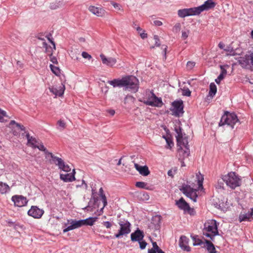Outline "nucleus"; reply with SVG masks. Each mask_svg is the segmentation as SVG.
I'll list each match as a JSON object with an SVG mask.
<instances>
[{"mask_svg": "<svg viewBox=\"0 0 253 253\" xmlns=\"http://www.w3.org/2000/svg\"><path fill=\"white\" fill-rule=\"evenodd\" d=\"M175 132L177 145L178 161L181 164V167H185L184 160L188 158L189 155L188 137L186 134L182 131L181 122L178 120L175 121Z\"/></svg>", "mask_w": 253, "mask_h": 253, "instance_id": "1", "label": "nucleus"}, {"mask_svg": "<svg viewBox=\"0 0 253 253\" xmlns=\"http://www.w3.org/2000/svg\"><path fill=\"white\" fill-rule=\"evenodd\" d=\"M197 183L198 187L197 189H194L191 188L190 186H183L180 190L187 197L191 199L193 202H196L197 201V198L198 197L197 192L201 188H203V181L204 178L201 176L200 177L199 175H197Z\"/></svg>", "mask_w": 253, "mask_h": 253, "instance_id": "2", "label": "nucleus"}, {"mask_svg": "<svg viewBox=\"0 0 253 253\" xmlns=\"http://www.w3.org/2000/svg\"><path fill=\"white\" fill-rule=\"evenodd\" d=\"M203 235L210 238L212 241L218 234L216 222L214 220H209L204 225Z\"/></svg>", "mask_w": 253, "mask_h": 253, "instance_id": "3", "label": "nucleus"}, {"mask_svg": "<svg viewBox=\"0 0 253 253\" xmlns=\"http://www.w3.org/2000/svg\"><path fill=\"white\" fill-rule=\"evenodd\" d=\"M223 180L226 185L232 189H235L241 184V179L234 172H230L223 176Z\"/></svg>", "mask_w": 253, "mask_h": 253, "instance_id": "4", "label": "nucleus"}, {"mask_svg": "<svg viewBox=\"0 0 253 253\" xmlns=\"http://www.w3.org/2000/svg\"><path fill=\"white\" fill-rule=\"evenodd\" d=\"M146 95L148 96V98L146 100L139 99L138 101L142 102L144 104L152 107H161L163 104L162 99L161 97H157L153 90L148 92H146Z\"/></svg>", "mask_w": 253, "mask_h": 253, "instance_id": "5", "label": "nucleus"}, {"mask_svg": "<svg viewBox=\"0 0 253 253\" xmlns=\"http://www.w3.org/2000/svg\"><path fill=\"white\" fill-rule=\"evenodd\" d=\"M139 89V81L132 75L125 76V90H129L136 93Z\"/></svg>", "mask_w": 253, "mask_h": 253, "instance_id": "6", "label": "nucleus"}, {"mask_svg": "<svg viewBox=\"0 0 253 253\" xmlns=\"http://www.w3.org/2000/svg\"><path fill=\"white\" fill-rule=\"evenodd\" d=\"M122 220L118 223L120 227L118 233L114 235L115 238L119 239L123 236H126L131 231V223L130 222L125 218H123Z\"/></svg>", "mask_w": 253, "mask_h": 253, "instance_id": "7", "label": "nucleus"}, {"mask_svg": "<svg viewBox=\"0 0 253 253\" xmlns=\"http://www.w3.org/2000/svg\"><path fill=\"white\" fill-rule=\"evenodd\" d=\"M238 121L239 120L235 113H230L228 112H225L224 115L221 117L219 126H223L225 125H227L233 128L234 126Z\"/></svg>", "mask_w": 253, "mask_h": 253, "instance_id": "8", "label": "nucleus"}, {"mask_svg": "<svg viewBox=\"0 0 253 253\" xmlns=\"http://www.w3.org/2000/svg\"><path fill=\"white\" fill-rule=\"evenodd\" d=\"M175 205L180 210L183 211L184 214H188L191 216H194L196 213L195 209L191 208L182 197L176 201Z\"/></svg>", "mask_w": 253, "mask_h": 253, "instance_id": "9", "label": "nucleus"}, {"mask_svg": "<svg viewBox=\"0 0 253 253\" xmlns=\"http://www.w3.org/2000/svg\"><path fill=\"white\" fill-rule=\"evenodd\" d=\"M64 225L66 227L63 230V233L82 226L81 219L77 220L76 219H68L67 222L65 223Z\"/></svg>", "mask_w": 253, "mask_h": 253, "instance_id": "10", "label": "nucleus"}, {"mask_svg": "<svg viewBox=\"0 0 253 253\" xmlns=\"http://www.w3.org/2000/svg\"><path fill=\"white\" fill-rule=\"evenodd\" d=\"M49 162L58 166L59 169L63 171L70 172L71 170L68 165L66 164L61 158L57 156H54L51 160H49Z\"/></svg>", "mask_w": 253, "mask_h": 253, "instance_id": "11", "label": "nucleus"}, {"mask_svg": "<svg viewBox=\"0 0 253 253\" xmlns=\"http://www.w3.org/2000/svg\"><path fill=\"white\" fill-rule=\"evenodd\" d=\"M11 201L13 202L14 206L18 207L26 206L28 202L27 198L23 195H15L11 197Z\"/></svg>", "mask_w": 253, "mask_h": 253, "instance_id": "12", "label": "nucleus"}, {"mask_svg": "<svg viewBox=\"0 0 253 253\" xmlns=\"http://www.w3.org/2000/svg\"><path fill=\"white\" fill-rule=\"evenodd\" d=\"M239 63L244 68H246L249 65H252L253 67V51L249 52L244 57H240Z\"/></svg>", "mask_w": 253, "mask_h": 253, "instance_id": "13", "label": "nucleus"}, {"mask_svg": "<svg viewBox=\"0 0 253 253\" xmlns=\"http://www.w3.org/2000/svg\"><path fill=\"white\" fill-rule=\"evenodd\" d=\"M44 211L37 206H32L27 212L28 215L34 218L39 219L42 217Z\"/></svg>", "mask_w": 253, "mask_h": 253, "instance_id": "14", "label": "nucleus"}, {"mask_svg": "<svg viewBox=\"0 0 253 253\" xmlns=\"http://www.w3.org/2000/svg\"><path fill=\"white\" fill-rule=\"evenodd\" d=\"M177 14L179 17L184 18L186 16L198 15L196 7H192L189 8H184L180 9L177 11Z\"/></svg>", "mask_w": 253, "mask_h": 253, "instance_id": "15", "label": "nucleus"}, {"mask_svg": "<svg viewBox=\"0 0 253 253\" xmlns=\"http://www.w3.org/2000/svg\"><path fill=\"white\" fill-rule=\"evenodd\" d=\"M215 6V3L212 0H208L204 3L199 6L196 7L198 15L204 10H207L213 8Z\"/></svg>", "mask_w": 253, "mask_h": 253, "instance_id": "16", "label": "nucleus"}, {"mask_svg": "<svg viewBox=\"0 0 253 253\" xmlns=\"http://www.w3.org/2000/svg\"><path fill=\"white\" fill-rule=\"evenodd\" d=\"M144 232L138 228L130 234V239L133 242L140 241L144 239Z\"/></svg>", "mask_w": 253, "mask_h": 253, "instance_id": "17", "label": "nucleus"}, {"mask_svg": "<svg viewBox=\"0 0 253 253\" xmlns=\"http://www.w3.org/2000/svg\"><path fill=\"white\" fill-rule=\"evenodd\" d=\"M102 63L109 67L114 66L117 63V59L114 57H106L103 54L100 55Z\"/></svg>", "mask_w": 253, "mask_h": 253, "instance_id": "18", "label": "nucleus"}, {"mask_svg": "<svg viewBox=\"0 0 253 253\" xmlns=\"http://www.w3.org/2000/svg\"><path fill=\"white\" fill-rule=\"evenodd\" d=\"M184 104L182 100H175V116H182L184 113Z\"/></svg>", "mask_w": 253, "mask_h": 253, "instance_id": "19", "label": "nucleus"}, {"mask_svg": "<svg viewBox=\"0 0 253 253\" xmlns=\"http://www.w3.org/2000/svg\"><path fill=\"white\" fill-rule=\"evenodd\" d=\"M162 216L161 215L156 214L152 216L151 224L152 228L155 230H159L161 227Z\"/></svg>", "mask_w": 253, "mask_h": 253, "instance_id": "20", "label": "nucleus"}, {"mask_svg": "<svg viewBox=\"0 0 253 253\" xmlns=\"http://www.w3.org/2000/svg\"><path fill=\"white\" fill-rule=\"evenodd\" d=\"M31 147L33 148H38L39 150L43 152L46 159H48L50 157L52 160L54 157V155L51 152H49L42 143L39 145L35 144V143H32Z\"/></svg>", "mask_w": 253, "mask_h": 253, "instance_id": "21", "label": "nucleus"}, {"mask_svg": "<svg viewBox=\"0 0 253 253\" xmlns=\"http://www.w3.org/2000/svg\"><path fill=\"white\" fill-rule=\"evenodd\" d=\"M189 239L185 236H182L179 241V245L180 248L184 251L189 252L191 248L188 245Z\"/></svg>", "mask_w": 253, "mask_h": 253, "instance_id": "22", "label": "nucleus"}, {"mask_svg": "<svg viewBox=\"0 0 253 253\" xmlns=\"http://www.w3.org/2000/svg\"><path fill=\"white\" fill-rule=\"evenodd\" d=\"M108 83L112 85L113 87H124L125 88V76L121 79H115L113 80L108 81Z\"/></svg>", "mask_w": 253, "mask_h": 253, "instance_id": "23", "label": "nucleus"}, {"mask_svg": "<svg viewBox=\"0 0 253 253\" xmlns=\"http://www.w3.org/2000/svg\"><path fill=\"white\" fill-rule=\"evenodd\" d=\"M134 167L139 174L144 176H148L150 173L149 168L146 165L140 166L137 163H134Z\"/></svg>", "mask_w": 253, "mask_h": 253, "instance_id": "24", "label": "nucleus"}, {"mask_svg": "<svg viewBox=\"0 0 253 253\" xmlns=\"http://www.w3.org/2000/svg\"><path fill=\"white\" fill-rule=\"evenodd\" d=\"M50 91L54 94L56 96H62L65 89V85L62 84V85L60 86L59 87H56L54 86H51L49 88Z\"/></svg>", "mask_w": 253, "mask_h": 253, "instance_id": "25", "label": "nucleus"}, {"mask_svg": "<svg viewBox=\"0 0 253 253\" xmlns=\"http://www.w3.org/2000/svg\"><path fill=\"white\" fill-rule=\"evenodd\" d=\"M88 10L93 14L97 16H103L105 14V10L102 8L91 5L88 7Z\"/></svg>", "mask_w": 253, "mask_h": 253, "instance_id": "26", "label": "nucleus"}, {"mask_svg": "<svg viewBox=\"0 0 253 253\" xmlns=\"http://www.w3.org/2000/svg\"><path fill=\"white\" fill-rule=\"evenodd\" d=\"M98 217L96 216L94 217H89L87 218L81 219L82 224L83 226H92L95 222L97 220Z\"/></svg>", "mask_w": 253, "mask_h": 253, "instance_id": "27", "label": "nucleus"}, {"mask_svg": "<svg viewBox=\"0 0 253 253\" xmlns=\"http://www.w3.org/2000/svg\"><path fill=\"white\" fill-rule=\"evenodd\" d=\"M60 179L65 182H69L75 180L76 178L73 174H70V173H60Z\"/></svg>", "mask_w": 253, "mask_h": 253, "instance_id": "28", "label": "nucleus"}, {"mask_svg": "<svg viewBox=\"0 0 253 253\" xmlns=\"http://www.w3.org/2000/svg\"><path fill=\"white\" fill-rule=\"evenodd\" d=\"M96 193L94 192V190L92 189V195L91 198L90 199L89 202L88 203V207H89L91 208L90 211H92L93 208H94V206L96 204V203L98 201V198L96 197Z\"/></svg>", "mask_w": 253, "mask_h": 253, "instance_id": "29", "label": "nucleus"}, {"mask_svg": "<svg viewBox=\"0 0 253 253\" xmlns=\"http://www.w3.org/2000/svg\"><path fill=\"white\" fill-rule=\"evenodd\" d=\"M135 185L137 188L146 190H152L154 189L153 185H149L147 183L143 181H137Z\"/></svg>", "mask_w": 253, "mask_h": 253, "instance_id": "30", "label": "nucleus"}, {"mask_svg": "<svg viewBox=\"0 0 253 253\" xmlns=\"http://www.w3.org/2000/svg\"><path fill=\"white\" fill-rule=\"evenodd\" d=\"M152 248L148 250V253H165L157 245L156 242H152Z\"/></svg>", "mask_w": 253, "mask_h": 253, "instance_id": "31", "label": "nucleus"}, {"mask_svg": "<svg viewBox=\"0 0 253 253\" xmlns=\"http://www.w3.org/2000/svg\"><path fill=\"white\" fill-rule=\"evenodd\" d=\"M206 247L210 253H216V251L213 244L209 240H205Z\"/></svg>", "mask_w": 253, "mask_h": 253, "instance_id": "32", "label": "nucleus"}, {"mask_svg": "<svg viewBox=\"0 0 253 253\" xmlns=\"http://www.w3.org/2000/svg\"><path fill=\"white\" fill-rule=\"evenodd\" d=\"M10 187L6 183L0 181V193L4 194L10 191Z\"/></svg>", "mask_w": 253, "mask_h": 253, "instance_id": "33", "label": "nucleus"}, {"mask_svg": "<svg viewBox=\"0 0 253 253\" xmlns=\"http://www.w3.org/2000/svg\"><path fill=\"white\" fill-rule=\"evenodd\" d=\"M42 47L45 48V52L48 53L49 56L52 55L53 49L45 41L42 42Z\"/></svg>", "mask_w": 253, "mask_h": 253, "instance_id": "34", "label": "nucleus"}, {"mask_svg": "<svg viewBox=\"0 0 253 253\" xmlns=\"http://www.w3.org/2000/svg\"><path fill=\"white\" fill-rule=\"evenodd\" d=\"M66 123L63 120H59L57 122V129L60 131H62L66 128Z\"/></svg>", "mask_w": 253, "mask_h": 253, "instance_id": "35", "label": "nucleus"}, {"mask_svg": "<svg viewBox=\"0 0 253 253\" xmlns=\"http://www.w3.org/2000/svg\"><path fill=\"white\" fill-rule=\"evenodd\" d=\"M217 91V88L216 85L213 83H211L210 85V91L209 92V95L210 96L213 97L215 95Z\"/></svg>", "mask_w": 253, "mask_h": 253, "instance_id": "36", "label": "nucleus"}, {"mask_svg": "<svg viewBox=\"0 0 253 253\" xmlns=\"http://www.w3.org/2000/svg\"><path fill=\"white\" fill-rule=\"evenodd\" d=\"M50 69L52 72L57 76H60L61 74V70L58 67H56L52 64H50Z\"/></svg>", "mask_w": 253, "mask_h": 253, "instance_id": "37", "label": "nucleus"}, {"mask_svg": "<svg viewBox=\"0 0 253 253\" xmlns=\"http://www.w3.org/2000/svg\"><path fill=\"white\" fill-rule=\"evenodd\" d=\"M138 197L144 201H147L149 199V195L145 191H142L139 193Z\"/></svg>", "mask_w": 253, "mask_h": 253, "instance_id": "38", "label": "nucleus"}, {"mask_svg": "<svg viewBox=\"0 0 253 253\" xmlns=\"http://www.w3.org/2000/svg\"><path fill=\"white\" fill-rule=\"evenodd\" d=\"M191 238L193 241V246H201L204 244L203 241L198 238L197 236H191Z\"/></svg>", "mask_w": 253, "mask_h": 253, "instance_id": "39", "label": "nucleus"}, {"mask_svg": "<svg viewBox=\"0 0 253 253\" xmlns=\"http://www.w3.org/2000/svg\"><path fill=\"white\" fill-rule=\"evenodd\" d=\"M251 218L248 213L241 214L239 216V221L240 222L244 221L250 220Z\"/></svg>", "mask_w": 253, "mask_h": 253, "instance_id": "40", "label": "nucleus"}, {"mask_svg": "<svg viewBox=\"0 0 253 253\" xmlns=\"http://www.w3.org/2000/svg\"><path fill=\"white\" fill-rule=\"evenodd\" d=\"M62 4V2H61L60 1L58 2H53L50 3L49 7L51 9H56L59 8Z\"/></svg>", "mask_w": 253, "mask_h": 253, "instance_id": "41", "label": "nucleus"}, {"mask_svg": "<svg viewBox=\"0 0 253 253\" xmlns=\"http://www.w3.org/2000/svg\"><path fill=\"white\" fill-rule=\"evenodd\" d=\"M154 40H155V44L151 47V48H154L155 47H159L161 45L159 37L158 35L154 36Z\"/></svg>", "mask_w": 253, "mask_h": 253, "instance_id": "42", "label": "nucleus"}, {"mask_svg": "<svg viewBox=\"0 0 253 253\" xmlns=\"http://www.w3.org/2000/svg\"><path fill=\"white\" fill-rule=\"evenodd\" d=\"M138 243L139 245V248L141 250H144L148 244L147 243L145 240H144L143 239H142L141 241H138Z\"/></svg>", "mask_w": 253, "mask_h": 253, "instance_id": "43", "label": "nucleus"}, {"mask_svg": "<svg viewBox=\"0 0 253 253\" xmlns=\"http://www.w3.org/2000/svg\"><path fill=\"white\" fill-rule=\"evenodd\" d=\"M224 181L223 180V177L221 179H219L218 180L217 183L216 185V189H223L224 188Z\"/></svg>", "mask_w": 253, "mask_h": 253, "instance_id": "44", "label": "nucleus"}, {"mask_svg": "<svg viewBox=\"0 0 253 253\" xmlns=\"http://www.w3.org/2000/svg\"><path fill=\"white\" fill-rule=\"evenodd\" d=\"M220 70H221V74L222 75L226 76L227 74V68H229V66L227 65H220Z\"/></svg>", "mask_w": 253, "mask_h": 253, "instance_id": "45", "label": "nucleus"}, {"mask_svg": "<svg viewBox=\"0 0 253 253\" xmlns=\"http://www.w3.org/2000/svg\"><path fill=\"white\" fill-rule=\"evenodd\" d=\"M189 33H190V31L189 30H185L184 31H182L181 38L183 40H185L186 39H187L188 38Z\"/></svg>", "mask_w": 253, "mask_h": 253, "instance_id": "46", "label": "nucleus"}, {"mask_svg": "<svg viewBox=\"0 0 253 253\" xmlns=\"http://www.w3.org/2000/svg\"><path fill=\"white\" fill-rule=\"evenodd\" d=\"M51 35L49 34L46 36V38L47 39L48 41L51 43V44L53 45V49H55V43L53 41V39L51 38Z\"/></svg>", "mask_w": 253, "mask_h": 253, "instance_id": "47", "label": "nucleus"}, {"mask_svg": "<svg viewBox=\"0 0 253 253\" xmlns=\"http://www.w3.org/2000/svg\"><path fill=\"white\" fill-rule=\"evenodd\" d=\"M26 137L27 139L28 143L32 146V144L33 142H31V140H35V138L31 136L29 132L26 133Z\"/></svg>", "mask_w": 253, "mask_h": 253, "instance_id": "48", "label": "nucleus"}, {"mask_svg": "<svg viewBox=\"0 0 253 253\" xmlns=\"http://www.w3.org/2000/svg\"><path fill=\"white\" fill-rule=\"evenodd\" d=\"M82 56L84 58L87 59L88 60H90L92 58L91 55L85 51L82 52Z\"/></svg>", "mask_w": 253, "mask_h": 253, "instance_id": "49", "label": "nucleus"}, {"mask_svg": "<svg viewBox=\"0 0 253 253\" xmlns=\"http://www.w3.org/2000/svg\"><path fill=\"white\" fill-rule=\"evenodd\" d=\"M99 195L101 198V200L106 199V197L104 193L103 188L101 187L99 190Z\"/></svg>", "mask_w": 253, "mask_h": 253, "instance_id": "50", "label": "nucleus"}, {"mask_svg": "<svg viewBox=\"0 0 253 253\" xmlns=\"http://www.w3.org/2000/svg\"><path fill=\"white\" fill-rule=\"evenodd\" d=\"M102 224L107 228H110L112 226V223L109 221H103Z\"/></svg>", "mask_w": 253, "mask_h": 253, "instance_id": "51", "label": "nucleus"}, {"mask_svg": "<svg viewBox=\"0 0 253 253\" xmlns=\"http://www.w3.org/2000/svg\"><path fill=\"white\" fill-rule=\"evenodd\" d=\"M191 91L188 88L182 90V94L186 96H190L191 95Z\"/></svg>", "mask_w": 253, "mask_h": 253, "instance_id": "52", "label": "nucleus"}, {"mask_svg": "<svg viewBox=\"0 0 253 253\" xmlns=\"http://www.w3.org/2000/svg\"><path fill=\"white\" fill-rule=\"evenodd\" d=\"M195 65V63L192 61H188L187 63V67L188 69L191 70L192 69Z\"/></svg>", "mask_w": 253, "mask_h": 253, "instance_id": "53", "label": "nucleus"}, {"mask_svg": "<svg viewBox=\"0 0 253 253\" xmlns=\"http://www.w3.org/2000/svg\"><path fill=\"white\" fill-rule=\"evenodd\" d=\"M163 137L166 139L168 145L171 148V146H170V144H173L172 140L171 139L167 138V136L165 135H163Z\"/></svg>", "mask_w": 253, "mask_h": 253, "instance_id": "54", "label": "nucleus"}, {"mask_svg": "<svg viewBox=\"0 0 253 253\" xmlns=\"http://www.w3.org/2000/svg\"><path fill=\"white\" fill-rule=\"evenodd\" d=\"M6 116V112L0 109V122H2L3 117Z\"/></svg>", "mask_w": 253, "mask_h": 253, "instance_id": "55", "label": "nucleus"}, {"mask_svg": "<svg viewBox=\"0 0 253 253\" xmlns=\"http://www.w3.org/2000/svg\"><path fill=\"white\" fill-rule=\"evenodd\" d=\"M111 4H112V5L113 6V7L116 8V9H118L119 10H120L121 9V5L118 3H116L114 1H112L111 2Z\"/></svg>", "mask_w": 253, "mask_h": 253, "instance_id": "56", "label": "nucleus"}, {"mask_svg": "<svg viewBox=\"0 0 253 253\" xmlns=\"http://www.w3.org/2000/svg\"><path fill=\"white\" fill-rule=\"evenodd\" d=\"M16 127H17V128H18L20 130H21V131H25V129H26L25 127L24 126H23V125H21L20 124H19V123H17V124H16Z\"/></svg>", "mask_w": 253, "mask_h": 253, "instance_id": "57", "label": "nucleus"}, {"mask_svg": "<svg viewBox=\"0 0 253 253\" xmlns=\"http://www.w3.org/2000/svg\"><path fill=\"white\" fill-rule=\"evenodd\" d=\"M16 127H17V128H18L20 130H21V131H25V129H26L25 127L24 126H23V125H21L20 124H19V123H17V124H16Z\"/></svg>", "mask_w": 253, "mask_h": 253, "instance_id": "58", "label": "nucleus"}, {"mask_svg": "<svg viewBox=\"0 0 253 253\" xmlns=\"http://www.w3.org/2000/svg\"><path fill=\"white\" fill-rule=\"evenodd\" d=\"M49 57L50 58V60L51 62H52L54 64H58L57 59L55 56H53L52 55H51V56H49Z\"/></svg>", "mask_w": 253, "mask_h": 253, "instance_id": "59", "label": "nucleus"}, {"mask_svg": "<svg viewBox=\"0 0 253 253\" xmlns=\"http://www.w3.org/2000/svg\"><path fill=\"white\" fill-rule=\"evenodd\" d=\"M35 37L39 40L42 41L43 42L45 41L44 38L43 37V35L41 33H39L36 35Z\"/></svg>", "mask_w": 253, "mask_h": 253, "instance_id": "60", "label": "nucleus"}, {"mask_svg": "<svg viewBox=\"0 0 253 253\" xmlns=\"http://www.w3.org/2000/svg\"><path fill=\"white\" fill-rule=\"evenodd\" d=\"M6 222L7 223V226L9 227H13L15 222L12 221L11 219H8L6 220Z\"/></svg>", "mask_w": 253, "mask_h": 253, "instance_id": "61", "label": "nucleus"}, {"mask_svg": "<svg viewBox=\"0 0 253 253\" xmlns=\"http://www.w3.org/2000/svg\"><path fill=\"white\" fill-rule=\"evenodd\" d=\"M139 34L142 39H145L147 38V34L145 33L144 30H143L142 32H141Z\"/></svg>", "mask_w": 253, "mask_h": 253, "instance_id": "62", "label": "nucleus"}, {"mask_svg": "<svg viewBox=\"0 0 253 253\" xmlns=\"http://www.w3.org/2000/svg\"><path fill=\"white\" fill-rule=\"evenodd\" d=\"M153 24L156 26H161L163 25V23L160 20H155L153 21Z\"/></svg>", "mask_w": 253, "mask_h": 253, "instance_id": "63", "label": "nucleus"}, {"mask_svg": "<svg viewBox=\"0 0 253 253\" xmlns=\"http://www.w3.org/2000/svg\"><path fill=\"white\" fill-rule=\"evenodd\" d=\"M13 227L15 229H17L18 228H23V225L15 222Z\"/></svg>", "mask_w": 253, "mask_h": 253, "instance_id": "64", "label": "nucleus"}]
</instances>
